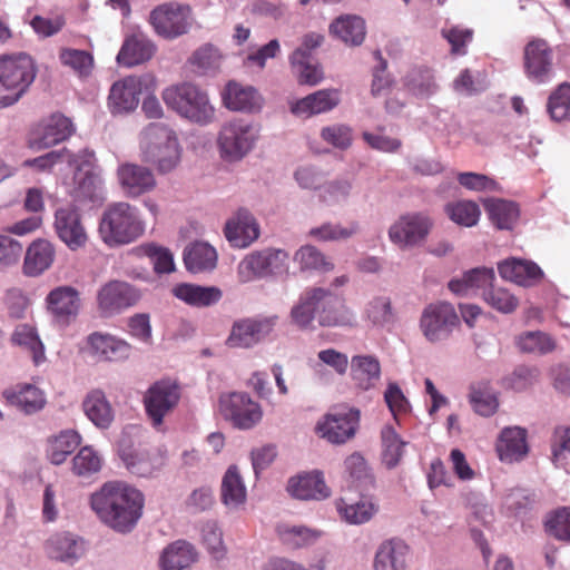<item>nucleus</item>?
<instances>
[{
	"label": "nucleus",
	"mask_w": 570,
	"mask_h": 570,
	"mask_svg": "<svg viewBox=\"0 0 570 570\" xmlns=\"http://www.w3.org/2000/svg\"><path fill=\"white\" fill-rule=\"evenodd\" d=\"M144 494L125 482H108L90 498L99 519L120 533L130 532L142 515Z\"/></svg>",
	"instance_id": "1"
},
{
	"label": "nucleus",
	"mask_w": 570,
	"mask_h": 570,
	"mask_svg": "<svg viewBox=\"0 0 570 570\" xmlns=\"http://www.w3.org/2000/svg\"><path fill=\"white\" fill-rule=\"evenodd\" d=\"M139 149L144 161L155 166L159 174L175 170L183 155L177 132L163 122H151L139 135Z\"/></svg>",
	"instance_id": "2"
},
{
	"label": "nucleus",
	"mask_w": 570,
	"mask_h": 570,
	"mask_svg": "<svg viewBox=\"0 0 570 570\" xmlns=\"http://www.w3.org/2000/svg\"><path fill=\"white\" fill-rule=\"evenodd\" d=\"M145 232L146 222L140 210L127 202L108 205L98 226L100 239L110 248L131 244L142 237Z\"/></svg>",
	"instance_id": "3"
},
{
	"label": "nucleus",
	"mask_w": 570,
	"mask_h": 570,
	"mask_svg": "<svg viewBox=\"0 0 570 570\" xmlns=\"http://www.w3.org/2000/svg\"><path fill=\"white\" fill-rule=\"evenodd\" d=\"M166 106L180 117L198 125H208L215 119V108L207 92L193 82H183L161 92Z\"/></svg>",
	"instance_id": "4"
},
{
	"label": "nucleus",
	"mask_w": 570,
	"mask_h": 570,
	"mask_svg": "<svg viewBox=\"0 0 570 570\" xmlns=\"http://www.w3.org/2000/svg\"><path fill=\"white\" fill-rule=\"evenodd\" d=\"M32 58L24 53L0 57V107L16 104L29 89L36 78Z\"/></svg>",
	"instance_id": "5"
},
{
	"label": "nucleus",
	"mask_w": 570,
	"mask_h": 570,
	"mask_svg": "<svg viewBox=\"0 0 570 570\" xmlns=\"http://www.w3.org/2000/svg\"><path fill=\"white\" fill-rule=\"evenodd\" d=\"M73 176L68 185V194L76 203H101L105 199L104 180L97 166L95 151L88 148L76 153L70 158Z\"/></svg>",
	"instance_id": "6"
},
{
	"label": "nucleus",
	"mask_w": 570,
	"mask_h": 570,
	"mask_svg": "<svg viewBox=\"0 0 570 570\" xmlns=\"http://www.w3.org/2000/svg\"><path fill=\"white\" fill-rule=\"evenodd\" d=\"M259 126L250 120L234 118L223 124L217 136L220 157L226 161H239L256 146Z\"/></svg>",
	"instance_id": "7"
},
{
	"label": "nucleus",
	"mask_w": 570,
	"mask_h": 570,
	"mask_svg": "<svg viewBox=\"0 0 570 570\" xmlns=\"http://www.w3.org/2000/svg\"><path fill=\"white\" fill-rule=\"evenodd\" d=\"M288 252L266 247L247 254L237 266V275L239 282L249 283L254 279L283 275L288 272Z\"/></svg>",
	"instance_id": "8"
},
{
	"label": "nucleus",
	"mask_w": 570,
	"mask_h": 570,
	"mask_svg": "<svg viewBox=\"0 0 570 570\" xmlns=\"http://www.w3.org/2000/svg\"><path fill=\"white\" fill-rule=\"evenodd\" d=\"M149 22L158 36L174 40L189 31L194 17L189 6L168 2L156 7L150 12Z\"/></svg>",
	"instance_id": "9"
},
{
	"label": "nucleus",
	"mask_w": 570,
	"mask_h": 570,
	"mask_svg": "<svg viewBox=\"0 0 570 570\" xmlns=\"http://www.w3.org/2000/svg\"><path fill=\"white\" fill-rule=\"evenodd\" d=\"M360 415L356 407H335L317 421L315 432L332 444H344L356 434Z\"/></svg>",
	"instance_id": "10"
},
{
	"label": "nucleus",
	"mask_w": 570,
	"mask_h": 570,
	"mask_svg": "<svg viewBox=\"0 0 570 570\" xmlns=\"http://www.w3.org/2000/svg\"><path fill=\"white\" fill-rule=\"evenodd\" d=\"M460 320L452 304L438 302L428 305L420 318V330L431 343L448 340Z\"/></svg>",
	"instance_id": "11"
},
{
	"label": "nucleus",
	"mask_w": 570,
	"mask_h": 570,
	"mask_svg": "<svg viewBox=\"0 0 570 570\" xmlns=\"http://www.w3.org/2000/svg\"><path fill=\"white\" fill-rule=\"evenodd\" d=\"M277 322V315L239 318L233 323L226 344L233 348H252L273 333Z\"/></svg>",
	"instance_id": "12"
},
{
	"label": "nucleus",
	"mask_w": 570,
	"mask_h": 570,
	"mask_svg": "<svg viewBox=\"0 0 570 570\" xmlns=\"http://www.w3.org/2000/svg\"><path fill=\"white\" fill-rule=\"evenodd\" d=\"M179 400V386L170 380L155 382L146 391L144 405L153 428L161 429L164 419L177 406Z\"/></svg>",
	"instance_id": "13"
},
{
	"label": "nucleus",
	"mask_w": 570,
	"mask_h": 570,
	"mask_svg": "<svg viewBox=\"0 0 570 570\" xmlns=\"http://www.w3.org/2000/svg\"><path fill=\"white\" fill-rule=\"evenodd\" d=\"M432 227L433 220L428 214L409 213L390 226L389 238L400 248H412L426 239Z\"/></svg>",
	"instance_id": "14"
},
{
	"label": "nucleus",
	"mask_w": 570,
	"mask_h": 570,
	"mask_svg": "<svg viewBox=\"0 0 570 570\" xmlns=\"http://www.w3.org/2000/svg\"><path fill=\"white\" fill-rule=\"evenodd\" d=\"M219 406L224 417L240 430L254 428L263 417L261 405L244 392L222 395Z\"/></svg>",
	"instance_id": "15"
},
{
	"label": "nucleus",
	"mask_w": 570,
	"mask_h": 570,
	"mask_svg": "<svg viewBox=\"0 0 570 570\" xmlns=\"http://www.w3.org/2000/svg\"><path fill=\"white\" fill-rule=\"evenodd\" d=\"M53 229L70 250H78L88 242L80 212L73 204L59 206L55 210Z\"/></svg>",
	"instance_id": "16"
},
{
	"label": "nucleus",
	"mask_w": 570,
	"mask_h": 570,
	"mask_svg": "<svg viewBox=\"0 0 570 570\" xmlns=\"http://www.w3.org/2000/svg\"><path fill=\"white\" fill-rule=\"evenodd\" d=\"M45 303L52 320L61 326L72 323L81 308L80 293L70 285H61L51 289L46 296Z\"/></svg>",
	"instance_id": "17"
},
{
	"label": "nucleus",
	"mask_w": 570,
	"mask_h": 570,
	"mask_svg": "<svg viewBox=\"0 0 570 570\" xmlns=\"http://www.w3.org/2000/svg\"><path fill=\"white\" fill-rule=\"evenodd\" d=\"M524 71L527 78L538 85L552 80L554 77L553 53L547 41L537 39L525 46Z\"/></svg>",
	"instance_id": "18"
},
{
	"label": "nucleus",
	"mask_w": 570,
	"mask_h": 570,
	"mask_svg": "<svg viewBox=\"0 0 570 570\" xmlns=\"http://www.w3.org/2000/svg\"><path fill=\"white\" fill-rule=\"evenodd\" d=\"M75 128L69 118L61 114H53L42 120L29 138V147L39 151L50 148L70 137Z\"/></svg>",
	"instance_id": "19"
},
{
	"label": "nucleus",
	"mask_w": 570,
	"mask_h": 570,
	"mask_svg": "<svg viewBox=\"0 0 570 570\" xmlns=\"http://www.w3.org/2000/svg\"><path fill=\"white\" fill-rule=\"evenodd\" d=\"M116 176L121 191L129 198L150 193L157 185L153 170L135 163L120 164Z\"/></svg>",
	"instance_id": "20"
},
{
	"label": "nucleus",
	"mask_w": 570,
	"mask_h": 570,
	"mask_svg": "<svg viewBox=\"0 0 570 570\" xmlns=\"http://www.w3.org/2000/svg\"><path fill=\"white\" fill-rule=\"evenodd\" d=\"M224 235L234 248L250 246L261 235L257 219L246 208H238L225 223Z\"/></svg>",
	"instance_id": "21"
},
{
	"label": "nucleus",
	"mask_w": 570,
	"mask_h": 570,
	"mask_svg": "<svg viewBox=\"0 0 570 570\" xmlns=\"http://www.w3.org/2000/svg\"><path fill=\"white\" fill-rule=\"evenodd\" d=\"M139 297V293L130 284L111 281L98 291L97 302L101 313L110 316L135 305Z\"/></svg>",
	"instance_id": "22"
},
{
	"label": "nucleus",
	"mask_w": 570,
	"mask_h": 570,
	"mask_svg": "<svg viewBox=\"0 0 570 570\" xmlns=\"http://www.w3.org/2000/svg\"><path fill=\"white\" fill-rule=\"evenodd\" d=\"M322 299L335 302V294L322 287H313L303 292L297 303L291 308V322L299 330H312L314 320H317Z\"/></svg>",
	"instance_id": "23"
},
{
	"label": "nucleus",
	"mask_w": 570,
	"mask_h": 570,
	"mask_svg": "<svg viewBox=\"0 0 570 570\" xmlns=\"http://www.w3.org/2000/svg\"><path fill=\"white\" fill-rule=\"evenodd\" d=\"M222 100L228 110L243 114H257L264 106V98L255 87L235 80L226 83Z\"/></svg>",
	"instance_id": "24"
},
{
	"label": "nucleus",
	"mask_w": 570,
	"mask_h": 570,
	"mask_svg": "<svg viewBox=\"0 0 570 570\" xmlns=\"http://www.w3.org/2000/svg\"><path fill=\"white\" fill-rule=\"evenodd\" d=\"M89 354L100 362H122L130 357L132 347L125 340L101 332L87 337Z\"/></svg>",
	"instance_id": "25"
},
{
	"label": "nucleus",
	"mask_w": 570,
	"mask_h": 570,
	"mask_svg": "<svg viewBox=\"0 0 570 570\" xmlns=\"http://www.w3.org/2000/svg\"><path fill=\"white\" fill-rule=\"evenodd\" d=\"M47 554L51 560L73 566L86 553V541L71 532H58L52 534L46 544Z\"/></svg>",
	"instance_id": "26"
},
{
	"label": "nucleus",
	"mask_w": 570,
	"mask_h": 570,
	"mask_svg": "<svg viewBox=\"0 0 570 570\" xmlns=\"http://www.w3.org/2000/svg\"><path fill=\"white\" fill-rule=\"evenodd\" d=\"M286 491L293 499L302 501H320L331 495V490L320 471L299 473L289 478Z\"/></svg>",
	"instance_id": "27"
},
{
	"label": "nucleus",
	"mask_w": 570,
	"mask_h": 570,
	"mask_svg": "<svg viewBox=\"0 0 570 570\" xmlns=\"http://www.w3.org/2000/svg\"><path fill=\"white\" fill-rule=\"evenodd\" d=\"M2 397L8 406H12L26 415L37 413L46 405L45 393L29 383H19L4 389Z\"/></svg>",
	"instance_id": "28"
},
{
	"label": "nucleus",
	"mask_w": 570,
	"mask_h": 570,
	"mask_svg": "<svg viewBox=\"0 0 570 570\" xmlns=\"http://www.w3.org/2000/svg\"><path fill=\"white\" fill-rule=\"evenodd\" d=\"M141 82L136 77H126L116 81L108 96V108L112 115L128 114L139 104Z\"/></svg>",
	"instance_id": "29"
},
{
	"label": "nucleus",
	"mask_w": 570,
	"mask_h": 570,
	"mask_svg": "<svg viewBox=\"0 0 570 570\" xmlns=\"http://www.w3.org/2000/svg\"><path fill=\"white\" fill-rule=\"evenodd\" d=\"M495 451L501 462L515 463L522 461L529 453L527 430L520 426L504 428L498 436Z\"/></svg>",
	"instance_id": "30"
},
{
	"label": "nucleus",
	"mask_w": 570,
	"mask_h": 570,
	"mask_svg": "<svg viewBox=\"0 0 570 570\" xmlns=\"http://www.w3.org/2000/svg\"><path fill=\"white\" fill-rule=\"evenodd\" d=\"M156 50V45L147 35L134 32L125 38L116 60L120 66L130 68L150 60Z\"/></svg>",
	"instance_id": "31"
},
{
	"label": "nucleus",
	"mask_w": 570,
	"mask_h": 570,
	"mask_svg": "<svg viewBox=\"0 0 570 570\" xmlns=\"http://www.w3.org/2000/svg\"><path fill=\"white\" fill-rule=\"evenodd\" d=\"M119 455L126 468L138 476H150L159 470V458L146 448H132L125 440L119 443Z\"/></svg>",
	"instance_id": "32"
},
{
	"label": "nucleus",
	"mask_w": 570,
	"mask_h": 570,
	"mask_svg": "<svg viewBox=\"0 0 570 570\" xmlns=\"http://www.w3.org/2000/svg\"><path fill=\"white\" fill-rule=\"evenodd\" d=\"M86 417L100 430H107L115 420V410L100 389L90 390L81 403Z\"/></svg>",
	"instance_id": "33"
},
{
	"label": "nucleus",
	"mask_w": 570,
	"mask_h": 570,
	"mask_svg": "<svg viewBox=\"0 0 570 570\" xmlns=\"http://www.w3.org/2000/svg\"><path fill=\"white\" fill-rule=\"evenodd\" d=\"M171 294L183 303L197 308L216 305L223 292L216 286H202L191 283H179L171 288Z\"/></svg>",
	"instance_id": "34"
},
{
	"label": "nucleus",
	"mask_w": 570,
	"mask_h": 570,
	"mask_svg": "<svg viewBox=\"0 0 570 570\" xmlns=\"http://www.w3.org/2000/svg\"><path fill=\"white\" fill-rule=\"evenodd\" d=\"M502 278L521 286H532L543 277L542 269L533 262L509 258L498 265Z\"/></svg>",
	"instance_id": "35"
},
{
	"label": "nucleus",
	"mask_w": 570,
	"mask_h": 570,
	"mask_svg": "<svg viewBox=\"0 0 570 570\" xmlns=\"http://www.w3.org/2000/svg\"><path fill=\"white\" fill-rule=\"evenodd\" d=\"M338 102L340 96L336 90L323 89L292 104L291 111L298 117L308 118L332 110Z\"/></svg>",
	"instance_id": "36"
},
{
	"label": "nucleus",
	"mask_w": 570,
	"mask_h": 570,
	"mask_svg": "<svg viewBox=\"0 0 570 570\" xmlns=\"http://www.w3.org/2000/svg\"><path fill=\"white\" fill-rule=\"evenodd\" d=\"M351 379L362 391L375 389L381 379V364L373 355H354L350 363Z\"/></svg>",
	"instance_id": "37"
},
{
	"label": "nucleus",
	"mask_w": 570,
	"mask_h": 570,
	"mask_svg": "<svg viewBox=\"0 0 570 570\" xmlns=\"http://www.w3.org/2000/svg\"><path fill=\"white\" fill-rule=\"evenodd\" d=\"M409 547L400 539L383 541L374 558V570H406Z\"/></svg>",
	"instance_id": "38"
},
{
	"label": "nucleus",
	"mask_w": 570,
	"mask_h": 570,
	"mask_svg": "<svg viewBox=\"0 0 570 570\" xmlns=\"http://www.w3.org/2000/svg\"><path fill=\"white\" fill-rule=\"evenodd\" d=\"M220 499L230 511L243 507L247 499V490L244 480L236 465H230L222 479Z\"/></svg>",
	"instance_id": "39"
},
{
	"label": "nucleus",
	"mask_w": 570,
	"mask_h": 570,
	"mask_svg": "<svg viewBox=\"0 0 570 570\" xmlns=\"http://www.w3.org/2000/svg\"><path fill=\"white\" fill-rule=\"evenodd\" d=\"M53 259V245L46 239H38L26 252L23 272L27 276H38L51 266Z\"/></svg>",
	"instance_id": "40"
},
{
	"label": "nucleus",
	"mask_w": 570,
	"mask_h": 570,
	"mask_svg": "<svg viewBox=\"0 0 570 570\" xmlns=\"http://www.w3.org/2000/svg\"><path fill=\"white\" fill-rule=\"evenodd\" d=\"M330 31L348 46H360L365 39L366 27L360 16L345 14L331 23Z\"/></svg>",
	"instance_id": "41"
},
{
	"label": "nucleus",
	"mask_w": 570,
	"mask_h": 570,
	"mask_svg": "<svg viewBox=\"0 0 570 570\" xmlns=\"http://www.w3.org/2000/svg\"><path fill=\"white\" fill-rule=\"evenodd\" d=\"M336 509L345 522L363 524L368 522L379 512V503L371 497H362L354 502L340 500L336 503Z\"/></svg>",
	"instance_id": "42"
},
{
	"label": "nucleus",
	"mask_w": 570,
	"mask_h": 570,
	"mask_svg": "<svg viewBox=\"0 0 570 570\" xmlns=\"http://www.w3.org/2000/svg\"><path fill=\"white\" fill-rule=\"evenodd\" d=\"M484 208L491 223L499 229H512L519 220L518 204L500 198L484 200Z\"/></svg>",
	"instance_id": "43"
},
{
	"label": "nucleus",
	"mask_w": 570,
	"mask_h": 570,
	"mask_svg": "<svg viewBox=\"0 0 570 570\" xmlns=\"http://www.w3.org/2000/svg\"><path fill=\"white\" fill-rule=\"evenodd\" d=\"M196 559L195 547L185 540H177L164 550L160 557V567L161 570H185Z\"/></svg>",
	"instance_id": "44"
},
{
	"label": "nucleus",
	"mask_w": 570,
	"mask_h": 570,
	"mask_svg": "<svg viewBox=\"0 0 570 570\" xmlns=\"http://www.w3.org/2000/svg\"><path fill=\"white\" fill-rule=\"evenodd\" d=\"M184 262L191 273L212 271L217 263V252L208 243L196 242L185 249Z\"/></svg>",
	"instance_id": "45"
},
{
	"label": "nucleus",
	"mask_w": 570,
	"mask_h": 570,
	"mask_svg": "<svg viewBox=\"0 0 570 570\" xmlns=\"http://www.w3.org/2000/svg\"><path fill=\"white\" fill-rule=\"evenodd\" d=\"M360 232V224L356 220L343 225L341 223L324 222L312 227L307 235L312 239L321 243L344 242L354 237Z\"/></svg>",
	"instance_id": "46"
},
{
	"label": "nucleus",
	"mask_w": 570,
	"mask_h": 570,
	"mask_svg": "<svg viewBox=\"0 0 570 570\" xmlns=\"http://www.w3.org/2000/svg\"><path fill=\"white\" fill-rule=\"evenodd\" d=\"M403 85L413 96L426 99L438 91L433 71L423 66L414 67L405 75Z\"/></svg>",
	"instance_id": "47"
},
{
	"label": "nucleus",
	"mask_w": 570,
	"mask_h": 570,
	"mask_svg": "<svg viewBox=\"0 0 570 570\" xmlns=\"http://www.w3.org/2000/svg\"><path fill=\"white\" fill-rule=\"evenodd\" d=\"M289 61L301 85L315 86L322 81V69L303 48H297L289 57Z\"/></svg>",
	"instance_id": "48"
},
{
	"label": "nucleus",
	"mask_w": 570,
	"mask_h": 570,
	"mask_svg": "<svg viewBox=\"0 0 570 570\" xmlns=\"http://www.w3.org/2000/svg\"><path fill=\"white\" fill-rule=\"evenodd\" d=\"M293 261L298 265L301 272L328 273L334 269V263L321 249L311 244L296 249Z\"/></svg>",
	"instance_id": "49"
},
{
	"label": "nucleus",
	"mask_w": 570,
	"mask_h": 570,
	"mask_svg": "<svg viewBox=\"0 0 570 570\" xmlns=\"http://www.w3.org/2000/svg\"><path fill=\"white\" fill-rule=\"evenodd\" d=\"M469 402L475 413L487 417L493 415L499 407L497 394L487 381L470 385Z\"/></svg>",
	"instance_id": "50"
},
{
	"label": "nucleus",
	"mask_w": 570,
	"mask_h": 570,
	"mask_svg": "<svg viewBox=\"0 0 570 570\" xmlns=\"http://www.w3.org/2000/svg\"><path fill=\"white\" fill-rule=\"evenodd\" d=\"M317 321L321 326H344L352 325L355 317L342 299L335 295V302L322 299L317 311Z\"/></svg>",
	"instance_id": "51"
},
{
	"label": "nucleus",
	"mask_w": 570,
	"mask_h": 570,
	"mask_svg": "<svg viewBox=\"0 0 570 570\" xmlns=\"http://www.w3.org/2000/svg\"><path fill=\"white\" fill-rule=\"evenodd\" d=\"M81 436L73 430H66L52 438L48 446V458L51 463L59 465L80 444Z\"/></svg>",
	"instance_id": "52"
},
{
	"label": "nucleus",
	"mask_w": 570,
	"mask_h": 570,
	"mask_svg": "<svg viewBox=\"0 0 570 570\" xmlns=\"http://www.w3.org/2000/svg\"><path fill=\"white\" fill-rule=\"evenodd\" d=\"M281 540L291 548H302L314 543L321 532L301 524L283 523L277 527Z\"/></svg>",
	"instance_id": "53"
},
{
	"label": "nucleus",
	"mask_w": 570,
	"mask_h": 570,
	"mask_svg": "<svg viewBox=\"0 0 570 570\" xmlns=\"http://www.w3.org/2000/svg\"><path fill=\"white\" fill-rule=\"evenodd\" d=\"M12 341L31 353L36 365L46 360L43 343L33 326L29 324L18 325L13 332Z\"/></svg>",
	"instance_id": "54"
},
{
	"label": "nucleus",
	"mask_w": 570,
	"mask_h": 570,
	"mask_svg": "<svg viewBox=\"0 0 570 570\" xmlns=\"http://www.w3.org/2000/svg\"><path fill=\"white\" fill-rule=\"evenodd\" d=\"M365 315L373 325L380 327L391 326L396 321L391 298L384 295L375 296L367 303Z\"/></svg>",
	"instance_id": "55"
},
{
	"label": "nucleus",
	"mask_w": 570,
	"mask_h": 570,
	"mask_svg": "<svg viewBox=\"0 0 570 570\" xmlns=\"http://www.w3.org/2000/svg\"><path fill=\"white\" fill-rule=\"evenodd\" d=\"M445 214L456 225L472 227L478 224L481 210L472 200H458L445 205Z\"/></svg>",
	"instance_id": "56"
},
{
	"label": "nucleus",
	"mask_w": 570,
	"mask_h": 570,
	"mask_svg": "<svg viewBox=\"0 0 570 570\" xmlns=\"http://www.w3.org/2000/svg\"><path fill=\"white\" fill-rule=\"evenodd\" d=\"M517 345L523 353L543 355L556 348V341L544 332L529 331L518 337Z\"/></svg>",
	"instance_id": "57"
},
{
	"label": "nucleus",
	"mask_w": 570,
	"mask_h": 570,
	"mask_svg": "<svg viewBox=\"0 0 570 570\" xmlns=\"http://www.w3.org/2000/svg\"><path fill=\"white\" fill-rule=\"evenodd\" d=\"M547 111L553 121H570V83H561L551 92Z\"/></svg>",
	"instance_id": "58"
},
{
	"label": "nucleus",
	"mask_w": 570,
	"mask_h": 570,
	"mask_svg": "<svg viewBox=\"0 0 570 570\" xmlns=\"http://www.w3.org/2000/svg\"><path fill=\"white\" fill-rule=\"evenodd\" d=\"M59 60L79 77H88L94 68V57L86 50L63 48L59 52Z\"/></svg>",
	"instance_id": "59"
},
{
	"label": "nucleus",
	"mask_w": 570,
	"mask_h": 570,
	"mask_svg": "<svg viewBox=\"0 0 570 570\" xmlns=\"http://www.w3.org/2000/svg\"><path fill=\"white\" fill-rule=\"evenodd\" d=\"M382 462L387 469H394L404 454L405 442H403L397 433L390 426L382 431Z\"/></svg>",
	"instance_id": "60"
},
{
	"label": "nucleus",
	"mask_w": 570,
	"mask_h": 570,
	"mask_svg": "<svg viewBox=\"0 0 570 570\" xmlns=\"http://www.w3.org/2000/svg\"><path fill=\"white\" fill-rule=\"evenodd\" d=\"M202 541L208 553L215 560H222L226 557L227 548L223 540V531L216 521H206L200 529Z\"/></svg>",
	"instance_id": "61"
},
{
	"label": "nucleus",
	"mask_w": 570,
	"mask_h": 570,
	"mask_svg": "<svg viewBox=\"0 0 570 570\" xmlns=\"http://www.w3.org/2000/svg\"><path fill=\"white\" fill-rule=\"evenodd\" d=\"M539 372L535 367L520 365L502 379V386L515 392H522L531 387L538 381Z\"/></svg>",
	"instance_id": "62"
},
{
	"label": "nucleus",
	"mask_w": 570,
	"mask_h": 570,
	"mask_svg": "<svg viewBox=\"0 0 570 570\" xmlns=\"http://www.w3.org/2000/svg\"><path fill=\"white\" fill-rule=\"evenodd\" d=\"M321 138L332 147L346 150L353 142V129L345 124H332L321 129Z\"/></svg>",
	"instance_id": "63"
},
{
	"label": "nucleus",
	"mask_w": 570,
	"mask_h": 570,
	"mask_svg": "<svg viewBox=\"0 0 570 570\" xmlns=\"http://www.w3.org/2000/svg\"><path fill=\"white\" fill-rule=\"evenodd\" d=\"M100 455L91 448L83 446L72 459V472L78 476H89L101 468Z\"/></svg>",
	"instance_id": "64"
}]
</instances>
